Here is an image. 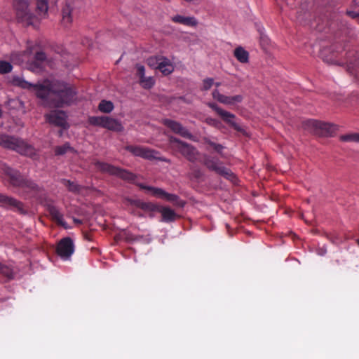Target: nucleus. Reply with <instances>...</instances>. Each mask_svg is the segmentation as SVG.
Returning a JSON list of instances; mask_svg holds the SVG:
<instances>
[{
	"label": "nucleus",
	"instance_id": "obj_1",
	"mask_svg": "<svg viewBox=\"0 0 359 359\" xmlns=\"http://www.w3.org/2000/svg\"><path fill=\"white\" fill-rule=\"evenodd\" d=\"M12 86L24 90H74V87L63 81L43 79L36 83H30L18 76H13L8 81Z\"/></svg>",
	"mask_w": 359,
	"mask_h": 359
},
{
	"label": "nucleus",
	"instance_id": "obj_2",
	"mask_svg": "<svg viewBox=\"0 0 359 359\" xmlns=\"http://www.w3.org/2000/svg\"><path fill=\"white\" fill-rule=\"evenodd\" d=\"M40 104L44 107H61L69 104L76 99V91H36Z\"/></svg>",
	"mask_w": 359,
	"mask_h": 359
},
{
	"label": "nucleus",
	"instance_id": "obj_3",
	"mask_svg": "<svg viewBox=\"0 0 359 359\" xmlns=\"http://www.w3.org/2000/svg\"><path fill=\"white\" fill-rule=\"evenodd\" d=\"M2 170L13 187L21 188L26 192L34 194L41 191V189L38 184L31 180L25 178L18 170L7 165H4Z\"/></svg>",
	"mask_w": 359,
	"mask_h": 359
},
{
	"label": "nucleus",
	"instance_id": "obj_4",
	"mask_svg": "<svg viewBox=\"0 0 359 359\" xmlns=\"http://www.w3.org/2000/svg\"><path fill=\"white\" fill-rule=\"evenodd\" d=\"M13 6L18 22L24 24L26 27L32 26L34 29L39 27L40 20L29 10L27 0H13Z\"/></svg>",
	"mask_w": 359,
	"mask_h": 359
},
{
	"label": "nucleus",
	"instance_id": "obj_5",
	"mask_svg": "<svg viewBox=\"0 0 359 359\" xmlns=\"http://www.w3.org/2000/svg\"><path fill=\"white\" fill-rule=\"evenodd\" d=\"M347 41L342 40L333 43L329 47H325L320 51L323 60L329 64L344 66L346 63L339 58V55L346 49Z\"/></svg>",
	"mask_w": 359,
	"mask_h": 359
},
{
	"label": "nucleus",
	"instance_id": "obj_6",
	"mask_svg": "<svg viewBox=\"0 0 359 359\" xmlns=\"http://www.w3.org/2000/svg\"><path fill=\"white\" fill-rule=\"evenodd\" d=\"M201 163L210 171L229 180L233 184L238 181L236 175L229 168L224 167L218 158L205 154Z\"/></svg>",
	"mask_w": 359,
	"mask_h": 359
},
{
	"label": "nucleus",
	"instance_id": "obj_7",
	"mask_svg": "<svg viewBox=\"0 0 359 359\" xmlns=\"http://www.w3.org/2000/svg\"><path fill=\"white\" fill-rule=\"evenodd\" d=\"M95 166L102 173H107L110 175L118 177L130 183H133L137 179V175L129 170L114 166L108 163L97 161L95 162Z\"/></svg>",
	"mask_w": 359,
	"mask_h": 359
},
{
	"label": "nucleus",
	"instance_id": "obj_8",
	"mask_svg": "<svg viewBox=\"0 0 359 359\" xmlns=\"http://www.w3.org/2000/svg\"><path fill=\"white\" fill-rule=\"evenodd\" d=\"M304 128L320 137H331L337 131V126L317 120H306L303 123Z\"/></svg>",
	"mask_w": 359,
	"mask_h": 359
},
{
	"label": "nucleus",
	"instance_id": "obj_9",
	"mask_svg": "<svg viewBox=\"0 0 359 359\" xmlns=\"http://www.w3.org/2000/svg\"><path fill=\"white\" fill-rule=\"evenodd\" d=\"M0 146L25 155L32 151V147L22 140L5 134H0Z\"/></svg>",
	"mask_w": 359,
	"mask_h": 359
},
{
	"label": "nucleus",
	"instance_id": "obj_10",
	"mask_svg": "<svg viewBox=\"0 0 359 359\" xmlns=\"http://www.w3.org/2000/svg\"><path fill=\"white\" fill-rule=\"evenodd\" d=\"M88 123L92 126H98L114 132H122L124 129L120 121L107 116H90L88 118Z\"/></svg>",
	"mask_w": 359,
	"mask_h": 359
},
{
	"label": "nucleus",
	"instance_id": "obj_11",
	"mask_svg": "<svg viewBox=\"0 0 359 359\" xmlns=\"http://www.w3.org/2000/svg\"><path fill=\"white\" fill-rule=\"evenodd\" d=\"M137 185L141 189L149 191L151 196L170 202L176 207L183 208L186 204L185 201L180 199L177 195L168 193L161 188L147 186L142 183Z\"/></svg>",
	"mask_w": 359,
	"mask_h": 359
},
{
	"label": "nucleus",
	"instance_id": "obj_12",
	"mask_svg": "<svg viewBox=\"0 0 359 359\" xmlns=\"http://www.w3.org/2000/svg\"><path fill=\"white\" fill-rule=\"evenodd\" d=\"M125 149L135 156L141 157L147 160H158L162 162H170L169 159L160 156L158 151L146 147L127 145L125 147Z\"/></svg>",
	"mask_w": 359,
	"mask_h": 359
},
{
	"label": "nucleus",
	"instance_id": "obj_13",
	"mask_svg": "<svg viewBox=\"0 0 359 359\" xmlns=\"http://www.w3.org/2000/svg\"><path fill=\"white\" fill-rule=\"evenodd\" d=\"M169 141L176 144L175 148L189 161L195 163L198 161L199 152L195 147L173 136L169 137Z\"/></svg>",
	"mask_w": 359,
	"mask_h": 359
},
{
	"label": "nucleus",
	"instance_id": "obj_14",
	"mask_svg": "<svg viewBox=\"0 0 359 359\" xmlns=\"http://www.w3.org/2000/svg\"><path fill=\"white\" fill-rule=\"evenodd\" d=\"M46 121L50 125L67 129L69 125L67 122V115L62 110H52L44 115Z\"/></svg>",
	"mask_w": 359,
	"mask_h": 359
},
{
	"label": "nucleus",
	"instance_id": "obj_15",
	"mask_svg": "<svg viewBox=\"0 0 359 359\" xmlns=\"http://www.w3.org/2000/svg\"><path fill=\"white\" fill-rule=\"evenodd\" d=\"M74 252V244L70 237L61 239L56 248L57 255L64 260L69 259Z\"/></svg>",
	"mask_w": 359,
	"mask_h": 359
},
{
	"label": "nucleus",
	"instance_id": "obj_16",
	"mask_svg": "<svg viewBox=\"0 0 359 359\" xmlns=\"http://www.w3.org/2000/svg\"><path fill=\"white\" fill-rule=\"evenodd\" d=\"M208 105L215 111H216L217 114L222 118V120L227 124H229L234 130L238 132H241L243 130L242 128L237 123L235 122L234 120L236 118V116L234 114L223 110L222 109L219 107L217 104L214 102H209Z\"/></svg>",
	"mask_w": 359,
	"mask_h": 359
},
{
	"label": "nucleus",
	"instance_id": "obj_17",
	"mask_svg": "<svg viewBox=\"0 0 359 359\" xmlns=\"http://www.w3.org/2000/svg\"><path fill=\"white\" fill-rule=\"evenodd\" d=\"M164 126L170 128L173 133L180 135L182 137L191 140L193 135L180 123L171 119L165 118L163 120Z\"/></svg>",
	"mask_w": 359,
	"mask_h": 359
},
{
	"label": "nucleus",
	"instance_id": "obj_18",
	"mask_svg": "<svg viewBox=\"0 0 359 359\" xmlns=\"http://www.w3.org/2000/svg\"><path fill=\"white\" fill-rule=\"evenodd\" d=\"M0 207L16 210L23 213V203L17 199L0 193Z\"/></svg>",
	"mask_w": 359,
	"mask_h": 359
},
{
	"label": "nucleus",
	"instance_id": "obj_19",
	"mask_svg": "<svg viewBox=\"0 0 359 359\" xmlns=\"http://www.w3.org/2000/svg\"><path fill=\"white\" fill-rule=\"evenodd\" d=\"M74 10V2L72 1H66L65 6L62 7L61 11L62 22L65 25H70L72 22V13Z\"/></svg>",
	"mask_w": 359,
	"mask_h": 359
},
{
	"label": "nucleus",
	"instance_id": "obj_20",
	"mask_svg": "<svg viewBox=\"0 0 359 359\" xmlns=\"http://www.w3.org/2000/svg\"><path fill=\"white\" fill-rule=\"evenodd\" d=\"M213 97L221 103L225 104H235L241 102L243 100L241 95L225 96L219 93V91H212Z\"/></svg>",
	"mask_w": 359,
	"mask_h": 359
},
{
	"label": "nucleus",
	"instance_id": "obj_21",
	"mask_svg": "<svg viewBox=\"0 0 359 359\" xmlns=\"http://www.w3.org/2000/svg\"><path fill=\"white\" fill-rule=\"evenodd\" d=\"M158 212L161 213L162 221L164 222H172L180 217L171 208L165 206H159Z\"/></svg>",
	"mask_w": 359,
	"mask_h": 359
},
{
	"label": "nucleus",
	"instance_id": "obj_22",
	"mask_svg": "<svg viewBox=\"0 0 359 359\" xmlns=\"http://www.w3.org/2000/svg\"><path fill=\"white\" fill-rule=\"evenodd\" d=\"M133 204L135 207L140 208L146 212H158L160 206L157 204L151 202H144L141 200H135L133 201Z\"/></svg>",
	"mask_w": 359,
	"mask_h": 359
},
{
	"label": "nucleus",
	"instance_id": "obj_23",
	"mask_svg": "<svg viewBox=\"0 0 359 359\" xmlns=\"http://www.w3.org/2000/svg\"><path fill=\"white\" fill-rule=\"evenodd\" d=\"M48 211L52 219L59 225L65 226L66 222L64 220L63 215L60 212L58 208L54 205L48 206Z\"/></svg>",
	"mask_w": 359,
	"mask_h": 359
},
{
	"label": "nucleus",
	"instance_id": "obj_24",
	"mask_svg": "<svg viewBox=\"0 0 359 359\" xmlns=\"http://www.w3.org/2000/svg\"><path fill=\"white\" fill-rule=\"evenodd\" d=\"M172 21L191 27H196L198 25L197 20L193 16L185 17L180 15H176L172 17Z\"/></svg>",
	"mask_w": 359,
	"mask_h": 359
},
{
	"label": "nucleus",
	"instance_id": "obj_25",
	"mask_svg": "<svg viewBox=\"0 0 359 359\" xmlns=\"http://www.w3.org/2000/svg\"><path fill=\"white\" fill-rule=\"evenodd\" d=\"M156 69H158L163 75L167 76L173 72L174 68L167 57H161V60H160Z\"/></svg>",
	"mask_w": 359,
	"mask_h": 359
},
{
	"label": "nucleus",
	"instance_id": "obj_26",
	"mask_svg": "<svg viewBox=\"0 0 359 359\" xmlns=\"http://www.w3.org/2000/svg\"><path fill=\"white\" fill-rule=\"evenodd\" d=\"M233 55L237 60L241 63L249 62V53L241 46L235 48Z\"/></svg>",
	"mask_w": 359,
	"mask_h": 359
},
{
	"label": "nucleus",
	"instance_id": "obj_27",
	"mask_svg": "<svg viewBox=\"0 0 359 359\" xmlns=\"http://www.w3.org/2000/svg\"><path fill=\"white\" fill-rule=\"evenodd\" d=\"M60 182L70 192L77 194L81 190V187L74 182L66 179H62Z\"/></svg>",
	"mask_w": 359,
	"mask_h": 359
},
{
	"label": "nucleus",
	"instance_id": "obj_28",
	"mask_svg": "<svg viewBox=\"0 0 359 359\" xmlns=\"http://www.w3.org/2000/svg\"><path fill=\"white\" fill-rule=\"evenodd\" d=\"M98 110L104 114H109L114 108V104L111 101L102 100L98 104Z\"/></svg>",
	"mask_w": 359,
	"mask_h": 359
},
{
	"label": "nucleus",
	"instance_id": "obj_29",
	"mask_svg": "<svg viewBox=\"0 0 359 359\" xmlns=\"http://www.w3.org/2000/svg\"><path fill=\"white\" fill-rule=\"evenodd\" d=\"M203 141L205 144L212 148L217 153H218L222 157L224 156L222 154L224 147L222 144L215 143L208 137H204Z\"/></svg>",
	"mask_w": 359,
	"mask_h": 359
},
{
	"label": "nucleus",
	"instance_id": "obj_30",
	"mask_svg": "<svg viewBox=\"0 0 359 359\" xmlns=\"http://www.w3.org/2000/svg\"><path fill=\"white\" fill-rule=\"evenodd\" d=\"M139 81L141 86L144 89L151 88L155 83V79L153 76H144V79H141Z\"/></svg>",
	"mask_w": 359,
	"mask_h": 359
},
{
	"label": "nucleus",
	"instance_id": "obj_31",
	"mask_svg": "<svg viewBox=\"0 0 359 359\" xmlns=\"http://www.w3.org/2000/svg\"><path fill=\"white\" fill-rule=\"evenodd\" d=\"M69 151H73L69 142H66L61 146H57L55 148V154L57 156L63 155Z\"/></svg>",
	"mask_w": 359,
	"mask_h": 359
},
{
	"label": "nucleus",
	"instance_id": "obj_32",
	"mask_svg": "<svg viewBox=\"0 0 359 359\" xmlns=\"http://www.w3.org/2000/svg\"><path fill=\"white\" fill-rule=\"evenodd\" d=\"M0 273L8 278V279H12L13 278V269L5 264H3L0 262Z\"/></svg>",
	"mask_w": 359,
	"mask_h": 359
},
{
	"label": "nucleus",
	"instance_id": "obj_33",
	"mask_svg": "<svg viewBox=\"0 0 359 359\" xmlns=\"http://www.w3.org/2000/svg\"><path fill=\"white\" fill-rule=\"evenodd\" d=\"M13 69V65L10 62L0 60V74H5L10 73Z\"/></svg>",
	"mask_w": 359,
	"mask_h": 359
},
{
	"label": "nucleus",
	"instance_id": "obj_34",
	"mask_svg": "<svg viewBox=\"0 0 359 359\" xmlns=\"http://www.w3.org/2000/svg\"><path fill=\"white\" fill-rule=\"evenodd\" d=\"M340 140L343 142H359V133H351L343 135L340 137Z\"/></svg>",
	"mask_w": 359,
	"mask_h": 359
},
{
	"label": "nucleus",
	"instance_id": "obj_35",
	"mask_svg": "<svg viewBox=\"0 0 359 359\" xmlns=\"http://www.w3.org/2000/svg\"><path fill=\"white\" fill-rule=\"evenodd\" d=\"M160 60H161V57L150 56L147 59V64L152 69H156Z\"/></svg>",
	"mask_w": 359,
	"mask_h": 359
},
{
	"label": "nucleus",
	"instance_id": "obj_36",
	"mask_svg": "<svg viewBox=\"0 0 359 359\" xmlns=\"http://www.w3.org/2000/svg\"><path fill=\"white\" fill-rule=\"evenodd\" d=\"M213 84L217 88L220 86L219 82L214 83V79L212 78H206L203 81V89L202 90H209Z\"/></svg>",
	"mask_w": 359,
	"mask_h": 359
},
{
	"label": "nucleus",
	"instance_id": "obj_37",
	"mask_svg": "<svg viewBox=\"0 0 359 359\" xmlns=\"http://www.w3.org/2000/svg\"><path fill=\"white\" fill-rule=\"evenodd\" d=\"M48 9V0H37L36 10L41 12L47 13Z\"/></svg>",
	"mask_w": 359,
	"mask_h": 359
},
{
	"label": "nucleus",
	"instance_id": "obj_38",
	"mask_svg": "<svg viewBox=\"0 0 359 359\" xmlns=\"http://www.w3.org/2000/svg\"><path fill=\"white\" fill-rule=\"evenodd\" d=\"M135 69L137 70L136 75L139 77V80H140L141 79H144V76H145L144 66L140 63H137L135 65Z\"/></svg>",
	"mask_w": 359,
	"mask_h": 359
},
{
	"label": "nucleus",
	"instance_id": "obj_39",
	"mask_svg": "<svg viewBox=\"0 0 359 359\" xmlns=\"http://www.w3.org/2000/svg\"><path fill=\"white\" fill-rule=\"evenodd\" d=\"M190 168L191 170V175L194 178L198 180L203 176V172L198 167L191 166Z\"/></svg>",
	"mask_w": 359,
	"mask_h": 359
},
{
	"label": "nucleus",
	"instance_id": "obj_40",
	"mask_svg": "<svg viewBox=\"0 0 359 359\" xmlns=\"http://www.w3.org/2000/svg\"><path fill=\"white\" fill-rule=\"evenodd\" d=\"M34 59L39 62L41 64L47 60V56L45 52L41 50L35 53Z\"/></svg>",
	"mask_w": 359,
	"mask_h": 359
},
{
	"label": "nucleus",
	"instance_id": "obj_41",
	"mask_svg": "<svg viewBox=\"0 0 359 359\" xmlns=\"http://www.w3.org/2000/svg\"><path fill=\"white\" fill-rule=\"evenodd\" d=\"M28 65L29 69L32 71L36 69H41L42 67V65L35 59H34V60L29 62Z\"/></svg>",
	"mask_w": 359,
	"mask_h": 359
},
{
	"label": "nucleus",
	"instance_id": "obj_42",
	"mask_svg": "<svg viewBox=\"0 0 359 359\" xmlns=\"http://www.w3.org/2000/svg\"><path fill=\"white\" fill-rule=\"evenodd\" d=\"M205 123L211 126L218 127L219 125V121L217 119L212 118L211 117H208L205 118Z\"/></svg>",
	"mask_w": 359,
	"mask_h": 359
},
{
	"label": "nucleus",
	"instance_id": "obj_43",
	"mask_svg": "<svg viewBox=\"0 0 359 359\" xmlns=\"http://www.w3.org/2000/svg\"><path fill=\"white\" fill-rule=\"evenodd\" d=\"M269 38L265 36V35H263L262 34H261V36H260V44L262 47L265 46H267L269 45Z\"/></svg>",
	"mask_w": 359,
	"mask_h": 359
},
{
	"label": "nucleus",
	"instance_id": "obj_44",
	"mask_svg": "<svg viewBox=\"0 0 359 359\" xmlns=\"http://www.w3.org/2000/svg\"><path fill=\"white\" fill-rule=\"evenodd\" d=\"M346 14L353 19L359 18V14L355 11H347Z\"/></svg>",
	"mask_w": 359,
	"mask_h": 359
},
{
	"label": "nucleus",
	"instance_id": "obj_45",
	"mask_svg": "<svg viewBox=\"0 0 359 359\" xmlns=\"http://www.w3.org/2000/svg\"><path fill=\"white\" fill-rule=\"evenodd\" d=\"M62 131H60L59 132V136H62Z\"/></svg>",
	"mask_w": 359,
	"mask_h": 359
}]
</instances>
